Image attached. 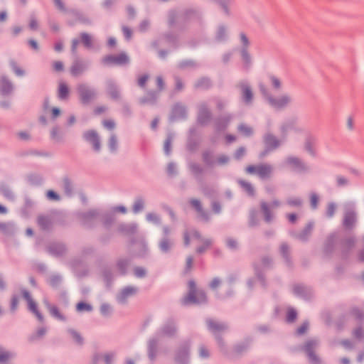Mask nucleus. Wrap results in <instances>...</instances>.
I'll return each mask as SVG.
<instances>
[{
	"mask_svg": "<svg viewBox=\"0 0 364 364\" xmlns=\"http://www.w3.org/2000/svg\"><path fill=\"white\" fill-rule=\"evenodd\" d=\"M266 83H269L275 90H280L283 83L280 77L272 73L267 74L266 78L259 82V90L271 107L275 109H283L291 104L293 98L290 94L286 92L274 96L271 93Z\"/></svg>",
	"mask_w": 364,
	"mask_h": 364,
	"instance_id": "obj_1",
	"label": "nucleus"
},
{
	"mask_svg": "<svg viewBox=\"0 0 364 364\" xmlns=\"http://www.w3.org/2000/svg\"><path fill=\"white\" fill-rule=\"evenodd\" d=\"M189 293L186 296L183 303L184 304H200L206 301V296L203 291H197L196 290V285L193 281L189 282Z\"/></svg>",
	"mask_w": 364,
	"mask_h": 364,
	"instance_id": "obj_2",
	"label": "nucleus"
},
{
	"mask_svg": "<svg viewBox=\"0 0 364 364\" xmlns=\"http://www.w3.org/2000/svg\"><path fill=\"white\" fill-rule=\"evenodd\" d=\"M191 239L192 241L196 245H199L200 243H203L204 245L203 247H198L197 252L199 253H202L205 250V249L208 248L211 245V241L208 239H203L201 237L198 235V232H193L190 236L188 235H185L184 236V242L185 245L189 244V239Z\"/></svg>",
	"mask_w": 364,
	"mask_h": 364,
	"instance_id": "obj_3",
	"label": "nucleus"
},
{
	"mask_svg": "<svg viewBox=\"0 0 364 364\" xmlns=\"http://www.w3.org/2000/svg\"><path fill=\"white\" fill-rule=\"evenodd\" d=\"M246 171L249 173H256L259 177L264 178L270 176L272 168L269 165L249 166L246 168Z\"/></svg>",
	"mask_w": 364,
	"mask_h": 364,
	"instance_id": "obj_4",
	"label": "nucleus"
},
{
	"mask_svg": "<svg viewBox=\"0 0 364 364\" xmlns=\"http://www.w3.org/2000/svg\"><path fill=\"white\" fill-rule=\"evenodd\" d=\"M77 90L82 103H88L95 96V92L84 85H79Z\"/></svg>",
	"mask_w": 364,
	"mask_h": 364,
	"instance_id": "obj_5",
	"label": "nucleus"
},
{
	"mask_svg": "<svg viewBox=\"0 0 364 364\" xmlns=\"http://www.w3.org/2000/svg\"><path fill=\"white\" fill-rule=\"evenodd\" d=\"M104 62L106 64L124 65L129 62V58L124 53H121L107 56L105 58Z\"/></svg>",
	"mask_w": 364,
	"mask_h": 364,
	"instance_id": "obj_6",
	"label": "nucleus"
},
{
	"mask_svg": "<svg viewBox=\"0 0 364 364\" xmlns=\"http://www.w3.org/2000/svg\"><path fill=\"white\" fill-rule=\"evenodd\" d=\"M285 164L293 171H302L305 169V164L298 158L290 156L285 161Z\"/></svg>",
	"mask_w": 364,
	"mask_h": 364,
	"instance_id": "obj_7",
	"label": "nucleus"
},
{
	"mask_svg": "<svg viewBox=\"0 0 364 364\" xmlns=\"http://www.w3.org/2000/svg\"><path fill=\"white\" fill-rule=\"evenodd\" d=\"M85 140L93 145L95 151L100 149V144L97 134L94 131H88L84 134Z\"/></svg>",
	"mask_w": 364,
	"mask_h": 364,
	"instance_id": "obj_8",
	"label": "nucleus"
},
{
	"mask_svg": "<svg viewBox=\"0 0 364 364\" xmlns=\"http://www.w3.org/2000/svg\"><path fill=\"white\" fill-rule=\"evenodd\" d=\"M239 87L241 90L244 101L246 103H250L253 99V92L250 86L245 82H241Z\"/></svg>",
	"mask_w": 364,
	"mask_h": 364,
	"instance_id": "obj_9",
	"label": "nucleus"
},
{
	"mask_svg": "<svg viewBox=\"0 0 364 364\" xmlns=\"http://www.w3.org/2000/svg\"><path fill=\"white\" fill-rule=\"evenodd\" d=\"M356 221L355 213L353 210H346L343 218V225L348 228H352Z\"/></svg>",
	"mask_w": 364,
	"mask_h": 364,
	"instance_id": "obj_10",
	"label": "nucleus"
},
{
	"mask_svg": "<svg viewBox=\"0 0 364 364\" xmlns=\"http://www.w3.org/2000/svg\"><path fill=\"white\" fill-rule=\"evenodd\" d=\"M23 296L27 300V301L28 303L29 309L33 314H35V315L37 316V318L40 321H42L43 317H42L41 314L39 313V311L37 310L36 305L35 302L31 299V298L29 295V293L27 291L23 292Z\"/></svg>",
	"mask_w": 364,
	"mask_h": 364,
	"instance_id": "obj_11",
	"label": "nucleus"
},
{
	"mask_svg": "<svg viewBox=\"0 0 364 364\" xmlns=\"http://www.w3.org/2000/svg\"><path fill=\"white\" fill-rule=\"evenodd\" d=\"M264 142L267 148L269 149H276L280 144V141L272 134H267L265 136Z\"/></svg>",
	"mask_w": 364,
	"mask_h": 364,
	"instance_id": "obj_12",
	"label": "nucleus"
},
{
	"mask_svg": "<svg viewBox=\"0 0 364 364\" xmlns=\"http://www.w3.org/2000/svg\"><path fill=\"white\" fill-rule=\"evenodd\" d=\"M85 70V65L81 62L75 61L70 67V73L73 76H78Z\"/></svg>",
	"mask_w": 364,
	"mask_h": 364,
	"instance_id": "obj_13",
	"label": "nucleus"
},
{
	"mask_svg": "<svg viewBox=\"0 0 364 364\" xmlns=\"http://www.w3.org/2000/svg\"><path fill=\"white\" fill-rule=\"evenodd\" d=\"M136 292V288L133 287H126L121 291L118 299L120 301H124L127 297L134 295Z\"/></svg>",
	"mask_w": 364,
	"mask_h": 364,
	"instance_id": "obj_14",
	"label": "nucleus"
},
{
	"mask_svg": "<svg viewBox=\"0 0 364 364\" xmlns=\"http://www.w3.org/2000/svg\"><path fill=\"white\" fill-rule=\"evenodd\" d=\"M316 342L314 341H310L309 342H307L305 345V347H304V349H305V351L307 353L309 358L312 360V361H316L317 359H316V355L313 353L311 349L315 347L316 346Z\"/></svg>",
	"mask_w": 364,
	"mask_h": 364,
	"instance_id": "obj_15",
	"label": "nucleus"
},
{
	"mask_svg": "<svg viewBox=\"0 0 364 364\" xmlns=\"http://www.w3.org/2000/svg\"><path fill=\"white\" fill-rule=\"evenodd\" d=\"M12 90V85L5 78H2L1 81L0 91L2 94H8Z\"/></svg>",
	"mask_w": 364,
	"mask_h": 364,
	"instance_id": "obj_16",
	"label": "nucleus"
},
{
	"mask_svg": "<svg viewBox=\"0 0 364 364\" xmlns=\"http://www.w3.org/2000/svg\"><path fill=\"white\" fill-rule=\"evenodd\" d=\"M69 90L66 84L60 82L58 89V96L60 99H65L68 97Z\"/></svg>",
	"mask_w": 364,
	"mask_h": 364,
	"instance_id": "obj_17",
	"label": "nucleus"
},
{
	"mask_svg": "<svg viewBox=\"0 0 364 364\" xmlns=\"http://www.w3.org/2000/svg\"><path fill=\"white\" fill-rule=\"evenodd\" d=\"M208 326L209 329L213 332H215L217 331L225 328V326L223 324L215 323L212 320L208 321Z\"/></svg>",
	"mask_w": 364,
	"mask_h": 364,
	"instance_id": "obj_18",
	"label": "nucleus"
},
{
	"mask_svg": "<svg viewBox=\"0 0 364 364\" xmlns=\"http://www.w3.org/2000/svg\"><path fill=\"white\" fill-rule=\"evenodd\" d=\"M171 245L172 242L168 239H163L159 243L160 249L164 252L168 251Z\"/></svg>",
	"mask_w": 364,
	"mask_h": 364,
	"instance_id": "obj_19",
	"label": "nucleus"
},
{
	"mask_svg": "<svg viewBox=\"0 0 364 364\" xmlns=\"http://www.w3.org/2000/svg\"><path fill=\"white\" fill-rule=\"evenodd\" d=\"M239 132L245 136H248L252 133V129L251 127H249L245 124H241L238 127Z\"/></svg>",
	"mask_w": 364,
	"mask_h": 364,
	"instance_id": "obj_20",
	"label": "nucleus"
},
{
	"mask_svg": "<svg viewBox=\"0 0 364 364\" xmlns=\"http://www.w3.org/2000/svg\"><path fill=\"white\" fill-rule=\"evenodd\" d=\"M81 39L85 46L87 48H90L92 46V38L90 35L87 33H82Z\"/></svg>",
	"mask_w": 364,
	"mask_h": 364,
	"instance_id": "obj_21",
	"label": "nucleus"
},
{
	"mask_svg": "<svg viewBox=\"0 0 364 364\" xmlns=\"http://www.w3.org/2000/svg\"><path fill=\"white\" fill-rule=\"evenodd\" d=\"M77 311L82 312V311H92V306L86 303L80 302L77 304L76 306Z\"/></svg>",
	"mask_w": 364,
	"mask_h": 364,
	"instance_id": "obj_22",
	"label": "nucleus"
},
{
	"mask_svg": "<svg viewBox=\"0 0 364 364\" xmlns=\"http://www.w3.org/2000/svg\"><path fill=\"white\" fill-rule=\"evenodd\" d=\"M38 223L43 229H46L48 227L50 220L46 217L41 216L38 219Z\"/></svg>",
	"mask_w": 364,
	"mask_h": 364,
	"instance_id": "obj_23",
	"label": "nucleus"
},
{
	"mask_svg": "<svg viewBox=\"0 0 364 364\" xmlns=\"http://www.w3.org/2000/svg\"><path fill=\"white\" fill-rule=\"evenodd\" d=\"M336 210V205L333 203H330L327 206L326 215L328 218L333 216Z\"/></svg>",
	"mask_w": 364,
	"mask_h": 364,
	"instance_id": "obj_24",
	"label": "nucleus"
},
{
	"mask_svg": "<svg viewBox=\"0 0 364 364\" xmlns=\"http://www.w3.org/2000/svg\"><path fill=\"white\" fill-rule=\"evenodd\" d=\"M240 184L241 186L243 187V188L245 189V191L250 196H252L253 193H254V189L252 188V186H251L250 183H247V182H245V181H241L240 182Z\"/></svg>",
	"mask_w": 364,
	"mask_h": 364,
	"instance_id": "obj_25",
	"label": "nucleus"
},
{
	"mask_svg": "<svg viewBox=\"0 0 364 364\" xmlns=\"http://www.w3.org/2000/svg\"><path fill=\"white\" fill-rule=\"evenodd\" d=\"M11 356V353L0 348V362H5Z\"/></svg>",
	"mask_w": 364,
	"mask_h": 364,
	"instance_id": "obj_26",
	"label": "nucleus"
},
{
	"mask_svg": "<svg viewBox=\"0 0 364 364\" xmlns=\"http://www.w3.org/2000/svg\"><path fill=\"white\" fill-rule=\"evenodd\" d=\"M50 314L56 317L58 319H60V320H63L64 318L63 317V316L60 314V312L58 311V309L55 306H50Z\"/></svg>",
	"mask_w": 364,
	"mask_h": 364,
	"instance_id": "obj_27",
	"label": "nucleus"
},
{
	"mask_svg": "<svg viewBox=\"0 0 364 364\" xmlns=\"http://www.w3.org/2000/svg\"><path fill=\"white\" fill-rule=\"evenodd\" d=\"M262 209L263 210V213H264V217H265V220L267 222H269L272 219L270 215H269V209L267 208V205L266 203H262Z\"/></svg>",
	"mask_w": 364,
	"mask_h": 364,
	"instance_id": "obj_28",
	"label": "nucleus"
},
{
	"mask_svg": "<svg viewBox=\"0 0 364 364\" xmlns=\"http://www.w3.org/2000/svg\"><path fill=\"white\" fill-rule=\"evenodd\" d=\"M143 207H144L143 201L141 200H137L134 203L133 209L135 213H138L142 210Z\"/></svg>",
	"mask_w": 364,
	"mask_h": 364,
	"instance_id": "obj_29",
	"label": "nucleus"
},
{
	"mask_svg": "<svg viewBox=\"0 0 364 364\" xmlns=\"http://www.w3.org/2000/svg\"><path fill=\"white\" fill-rule=\"evenodd\" d=\"M296 318V313L294 309H289L287 311V321L289 322L294 321Z\"/></svg>",
	"mask_w": 364,
	"mask_h": 364,
	"instance_id": "obj_30",
	"label": "nucleus"
},
{
	"mask_svg": "<svg viewBox=\"0 0 364 364\" xmlns=\"http://www.w3.org/2000/svg\"><path fill=\"white\" fill-rule=\"evenodd\" d=\"M353 336L357 339H361L363 338L364 332L363 330L361 328H358L354 330Z\"/></svg>",
	"mask_w": 364,
	"mask_h": 364,
	"instance_id": "obj_31",
	"label": "nucleus"
},
{
	"mask_svg": "<svg viewBox=\"0 0 364 364\" xmlns=\"http://www.w3.org/2000/svg\"><path fill=\"white\" fill-rule=\"evenodd\" d=\"M146 219L148 221L154 223H157L159 222V217L156 214H154V213L148 214L146 215Z\"/></svg>",
	"mask_w": 364,
	"mask_h": 364,
	"instance_id": "obj_32",
	"label": "nucleus"
},
{
	"mask_svg": "<svg viewBox=\"0 0 364 364\" xmlns=\"http://www.w3.org/2000/svg\"><path fill=\"white\" fill-rule=\"evenodd\" d=\"M191 203L198 213H202V207L199 200L196 199H193L191 200Z\"/></svg>",
	"mask_w": 364,
	"mask_h": 364,
	"instance_id": "obj_33",
	"label": "nucleus"
},
{
	"mask_svg": "<svg viewBox=\"0 0 364 364\" xmlns=\"http://www.w3.org/2000/svg\"><path fill=\"white\" fill-rule=\"evenodd\" d=\"M117 139L115 138L114 136H112L110 139H109V149H111V151H115L116 149H117Z\"/></svg>",
	"mask_w": 364,
	"mask_h": 364,
	"instance_id": "obj_34",
	"label": "nucleus"
},
{
	"mask_svg": "<svg viewBox=\"0 0 364 364\" xmlns=\"http://www.w3.org/2000/svg\"><path fill=\"white\" fill-rule=\"evenodd\" d=\"M225 11L228 12V6L231 4L232 0H218Z\"/></svg>",
	"mask_w": 364,
	"mask_h": 364,
	"instance_id": "obj_35",
	"label": "nucleus"
},
{
	"mask_svg": "<svg viewBox=\"0 0 364 364\" xmlns=\"http://www.w3.org/2000/svg\"><path fill=\"white\" fill-rule=\"evenodd\" d=\"M47 197H48V199L53 200H59V196H58V194L55 193L53 191H48L47 192Z\"/></svg>",
	"mask_w": 364,
	"mask_h": 364,
	"instance_id": "obj_36",
	"label": "nucleus"
},
{
	"mask_svg": "<svg viewBox=\"0 0 364 364\" xmlns=\"http://www.w3.org/2000/svg\"><path fill=\"white\" fill-rule=\"evenodd\" d=\"M11 65L17 75L21 76L23 75V71L18 68L14 62H11Z\"/></svg>",
	"mask_w": 364,
	"mask_h": 364,
	"instance_id": "obj_37",
	"label": "nucleus"
},
{
	"mask_svg": "<svg viewBox=\"0 0 364 364\" xmlns=\"http://www.w3.org/2000/svg\"><path fill=\"white\" fill-rule=\"evenodd\" d=\"M63 64L62 62L60 61H55L53 63V69L55 70V71H62L63 70Z\"/></svg>",
	"mask_w": 364,
	"mask_h": 364,
	"instance_id": "obj_38",
	"label": "nucleus"
},
{
	"mask_svg": "<svg viewBox=\"0 0 364 364\" xmlns=\"http://www.w3.org/2000/svg\"><path fill=\"white\" fill-rule=\"evenodd\" d=\"M134 274L138 277H142L145 275L146 272L143 268L137 267L134 269Z\"/></svg>",
	"mask_w": 364,
	"mask_h": 364,
	"instance_id": "obj_39",
	"label": "nucleus"
},
{
	"mask_svg": "<svg viewBox=\"0 0 364 364\" xmlns=\"http://www.w3.org/2000/svg\"><path fill=\"white\" fill-rule=\"evenodd\" d=\"M100 310L102 314L107 315L110 312L111 308L108 304H102Z\"/></svg>",
	"mask_w": 364,
	"mask_h": 364,
	"instance_id": "obj_40",
	"label": "nucleus"
},
{
	"mask_svg": "<svg viewBox=\"0 0 364 364\" xmlns=\"http://www.w3.org/2000/svg\"><path fill=\"white\" fill-rule=\"evenodd\" d=\"M318 197L316 194H312L311 196V205L313 208H316L318 204Z\"/></svg>",
	"mask_w": 364,
	"mask_h": 364,
	"instance_id": "obj_41",
	"label": "nucleus"
},
{
	"mask_svg": "<svg viewBox=\"0 0 364 364\" xmlns=\"http://www.w3.org/2000/svg\"><path fill=\"white\" fill-rule=\"evenodd\" d=\"M288 204L292 206H299L301 204V202L299 198H294L289 200Z\"/></svg>",
	"mask_w": 364,
	"mask_h": 364,
	"instance_id": "obj_42",
	"label": "nucleus"
},
{
	"mask_svg": "<svg viewBox=\"0 0 364 364\" xmlns=\"http://www.w3.org/2000/svg\"><path fill=\"white\" fill-rule=\"evenodd\" d=\"M164 151L166 154H168L171 151V140L168 139H167L164 146Z\"/></svg>",
	"mask_w": 364,
	"mask_h": 364,
	"instance_id": "obj_43",
	"label": "nucleus"
},
{
	"mask_svg": "<svg viewBox=\"0 0 364 364\" xmlns=\"http://www.w3.org/2000/svg\"><path fill=\"white\" fill-rule=\"evenodd\" d=\"M307 328L308 324L304 323L297 329V333L299 335L303 334L306 331Z\"/></svg>",
	"mask_w": 364,
	"mask_h": 364,
	"instance_id": "obj_44",
	"label": "nucleus"
},
{
	"mask_svg": "<svg viewBox=\"0 0 364 364\" xmlns=\"http://www.w3.org/2000/svg\"><path fill=\"white\" fill-rule=\"evenodd\" d=\"M346 126L349 130H353L354 127V122L352 117H348L346 120Z\"/></svg>",
	"mask_w": 364,
	"mask_h": 364,
	"instance_id": "obj_45",
	"label": "nucleus"
},
{
	"mask_svg": "<svg viewBox=\"0 0 364 364\" xmlns=\"http://www.w3.org/2000/svg\"><path fill=\"white\" fill-rule=\"evenodd\" d=\"M103 124L108 129H112L114 127V123L111 120L105 121Z\"/></svg>",
	"mask_w": 364,
	"mask_h": 364,
	"instance_id": "obj_46",
	"label": "nucleus"
},
{
	"mask_svg": "<svg viewBox=\"0 0 364 364\" xmlns=\"http://www.w3.org/2000/svg\"><path fill=\"white\" fill-rule=\"evenodd\" d=\"M225 29L224 28H220L218 31V34H217L218 39L222 40L223 38V37L225 36Z\"/></svg>",
	"mask_w": 364,
	"mask_h": 364,
	"instance_id": "obj_47",
	"label": "nucleus"
},
{
	"mask_svg": "<svg viewBox=\"0 0 364 364\" xmlns=\"http://www.w3.org/2000/svg\"><path fill=\"white\" fill-rule=\"evenodd\" d=\"M70 333H71V335H72L73 339H75V341H76L79 343H81L82 338H81L80 336L77 332H75L74 331H71Z\"/></svg>",
	"mask_w": 364,
	"mask_h": 364,
	"instance_id": "obj_48",
	"label": "nucleus"
},
{
	"mask_svg": "<svg viewBox=\"0 0 364 364\" xmlns=\"http://www.w3.org/2000/svg\"><path fill=\"white\" fill-rule=\"evenodd\" d=\"M123 33L127 39H129L132 36V31L127 27H123Z\"/></svg>",
	"mask_w": 364,
	"mask_h": 364,
	"instance_id": "obj_49",
	"label": "nucleus"
},
{
	"mask_svg": "<svg viewBox=\"0 0 364 364\" xmlns=\"http://www.w3.org/2000/svg\"><path fill=\"white\" fill-rule=\"evenodd\" d=\"M242 58L245 63H249L250 60V56L246 50H243L242 53Z\"/></svg>",
	"mask_w": 364,
	"mask_h": 364,
	"instance_id": "obj_50",
	"label": "nucleus"
},
{
	"mask_svg": "<svg viewBox=\"0 0 364 364\" xmlns=\"http://www.w3.org/2000/svg\"><path fill=\"white\" fill-rule=\"evenodd\" d=\"M245 149L243 148H240L235 153V157L237 159H240L245 154Z\"/></svg>",
	"mask_w": 364,
	"mask_h": 364,
	"instance_id": "obj_51",
	"label": "nucleus"
},
{
	"mask_svg": "<svg viewBox=\"0 0 364 364\" xmlns=\"http://www.w3.org/2000/svg\"><path fill=\"white\" fill-rule=\"evenodd\" d=\"M29 27L32 30H36L38 28V23L35 19H31L30 21Z\"/></svg>",
	"mask_w": 364,
	"mask_h": 364,
	"instance_id": "obj_52",
	"label": "nucleus"
},
{
	"mask_svg": "<svg viewBox=\"0 0 364 364\" xmlns=\"http://www.w3.org/2000/svg\"><path fill=\"white\" fill-rule=\"evenodd\" d=\"M240 40L245 46H247L248 43H249L248 39L244 33L240 34Z\"/></svg>",
	"mask_w": 364,
	"mask_h": 364,
	"instance_id": "obj_53",
	"label": "nucleus"
},
{
	"mask_svg": "<svg viewBox=\"0 0 364 364\" xmlns=\"http://www.w3.org/2000/svg\"><path fill=\"white\" fill-rule=\"evenodd\" d=\"M147 79H148V77H147L146 75H144V76L141 77L139 79V81H138L139 85L140 86L143 87V86L145 85V83H146V82Z\"/></svg>",
	"mask_w": 364,
	"mask_h": 364,
	"instance_id": "obj_54",
	"label": "nucleus"
},
{
	"mask_svg": "<svg viewBox=\"0 0 364 364\" xmlns=\"http://www.w3.org/2000/svg\"><path fill=\"white\" fill-rule=\"evenodd\" d=\"M338 184L340 186L345 185L347 183V180L341 176L337 178Z\"/></svg>",
	"mask_w": 364,
	"mask_h": 364,
	"instance_id": "obj_55",
	"label": "nucleus"
},
{
	"mask_svg": "<svg viewBox=\"0 0 364 364\" xmlns=\"http://www.w3.org/2000/svg\"><path fill=\"white\" fill-rule=\"evenodd\" d=\"M228 245L230 247V248H235L237 247V242L236 241H235L234 240L232 239H229L228 240Z\"/></svg>",
	"mask_w": 364,
	"mask_h": 364,
	"instance_id": "obj_56",
	"label": "nucleus"
},
{
	"mask_svg": "<svg viewBox=\"0 0 364 364\" xmlns=\"http://www.w3.org/2000/svg\"><path fill=\"white\" fill-rule=\"evenodd\" d=\"M192 264H193V259H192V257H188L186 259V266H187V269H191V267H192Z\"/></svg>",
	"mask_w": 364,
	"mask_h": 364,
	"instance_id": "obj_57",
	"label": "nucleus"
},
{
	"mask_svg": "<svg viewBox=\"0 0 364 364\" xmlns=\"http://www.w3.org/2000/svg\"><path fill=\"white\" fill-rule=\"evenodd\" d=\"M60 110L58 108H57V107L53 108L52 114H53V117L54 118L57 117L60 114Z\"/></svg>",
	"mask_w": 364,
	"mask_h": 364,
	"instance_id": "obj_58",
	"label": "nucleus"
},
{
	"mask_svg": "<svg viewBox=\"0 0 364 364\" xmlns=\"http://www.w3.org/2000/svg\"><path fill=\"white\" fill-rule=\"evenodd\" d=\"M18 136L21 139L26 140L29 138V135L26 132H19Z\"/></svg>",
	"mask_w": 364,
	"mask_h": 364,
	"instance_id": "obj_59",
	"label": "nucleus"
},
{
	"mask_svg": "<svg viewBox=\"0 0 364 364\" xmlns=\"http://www.w3.org/2000/svg\"><path fill=\"white\" fill-rule=\"evenodd\" d=\"M200 355L201 357L205 358L208 356V350H205L204 348H201L200 349Z\"/></svg>",
	"mask_w": 364,
	"mask_h": 364,
	"instance_id": "obj_60",
	"label": "nucleus"
},
{
	"mask_svg": "<svg viewBox=\"0 0 364 364\" xmlns=\"http://www.w3.org/2000/svg\"><path fill=\"white\" fill-rule=\"evenodd\" d=\"M157 85L159 87V89H162L164 87V82L161 77H158L156 79Z\"/></svg>",
	"mask_w": 364,
	"mask_h": 364,
	"instance_id": "obj_61",
	"label": "nucleus"
},
{
	"mask_svg": "<svg viewBox=\"0 0 364 364\" xmlns=\"http://www.w3.org/2000/svg\"><path fill=\"white\" fill-rule=\"evenodd\" d=\"M220 284V281L217 279H215L212 281L211 284H210V287L213 288V289H215Z\"/></svg>",
	"mask_w": 364,
	"mask_h": 364,
	"instance_id": "obj_62",
	"label": "nucleus"
},
{
	"mask_svg": "<svg viewBox=\"0 0 364 364\" xmlns=\"http://www.w3.org/2000/svg\"><path fill=\"white\" fill-rule=\"evenodd\" d=\"M29 44L30 46L35 50H38V43L36 41H35L34 40H30L29 41Z\"/></svg>",
	"mask_w": 364,
	"mask_h": 364,
	"instance_id": "obj_63",
	"label": "nucleus"
},
{
	"mask_svg": "<svg viewBox=\"0 0 364 364\" xmlns=\"http://www.w3.org/2000/svg\"><path fill=\"white\" fill-rule=\"evenodd\" d=\"M228 161V157H226L225 156H220V158H218V163L221 164H225Z\"/></svg>",
	"mask_w": 364,
	"mask_h": 364,
	"instance_id": "obj_64",
	"label": "nucleus"
}]
</instances>
